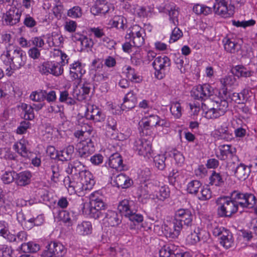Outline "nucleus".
Segmentation results:
<instances>
[{
	"label": "nucleus",
	"instance_id": "obj_13",
	"mask_svg": "<svg viewBox=\"0 0 257 257\" xmlns=\"http://www.w3.org/2000/svg\"><path fill=\"white\" fill-rule=\"evenodd\" d=\"M122 216L116 212L108 210L105 212L103 217V222L104 224L108 226H116L121 222Z\"/></svg>",
	"mask_w": 257,
	"mask_h": 257
},
{
	"label": "nucleus",
	"instance_id": "obj_58",
	"mask_svg": "<svg viewBox=\"0 0 257 257\" xmlns=\"http://www.w3.org/2000/svg\"><path fill=\"white\" fill-rule=\"evenodd\" d=\"M2 257H13V250L11 246L6 244L2 245L0 248Z\"/></svg>",
	"mask_w": 257,
	"mask_h": 257
},
{
	"label": "nucleus",
	"instance_id": "obj_43",
	"mask_svg": "<svg viewBox=\"0 0 257 257\" xmlns=\"http://www.w3.org/2000/svg\"><path fill=\"white\" fill-rule=\"evenodd\" d=\"M126 20L120 16H116L110 21L109 24L117 29H123Z\"/></svg>",
	"mask_w": 257,
	"mask_h": 257
},
{
	"label": "nucleus",
	"instance_id": "obj_52",
	"mask_svg": "<svg viewBox=\"0 0 257 257\" xmlns=\"http://www.w3.org/2000/svg\"><path fill=\"white\" fill-rule=\"evenodd\" d=\"M90 206L105 211L106 205L101 198H92L90 201Z\"/></svg>",
	"mask_w": 257,
	"mask_h": 257
},
{
	"label": "nucleus",
	"instance_id": "obj_50",
	"mask_svg": "<svg viewBox=\"0 0 257 257\" xmlns=\"http://www.w3.org/2000/svg\"><path fill=\"white\" fill-rule=\"evenodd\" d=\"M14 148L22 156L24 157L28 156V150L24 143L20 142L19 143L15 144Z\"/></svg>",
	"mask_w": 257,
	"mask_h": 257
},
{
	"label": "nucleus",
	"instance_id": "obj_29",
	"mask_svg": "<svg viewBox=\"0 0 257 257\" xmlns=\"http://www.w3.org/2000/svg\"><path fill=\"white\" fill-rule=\"evenodd\" d=\"M227 5L226 1H216L213 5L215 13L222 17L226 18Z\"/></svg>",
	"mask_w": 257,
	"mask_h": 257
},
{
	"label": "nucleus",
	"instance_id": "obj_42",
	"mask_svg": "<svg viewBox=\"0 0 257 257\" xmlns=\"http://www.w3.org/2000/svg\"><path fill=\"white\" fill-rule=\"evenodd\" d=\"M21 108L25 112L24 117L25 119L32 120L34 118V110L32 105L23 103Z\"/></svg>",
	"mask_w": 257,
	"mask_h": 257
},
{
	"label": "nucleus",
	"instance_id": "obj_46",
	"mask_svg": "<svg viewBox=\"0 0 257 257\" xmlns=\"http://www.w3.org/2000/svg\"><path fill=\"white\" fill-rule=\"evenodd\" d=\"M184 59L186 58L182 56H176L174 59L175 63L181 73H184L186 70L187 65L184 64Z\"/></svg>",
	"mask_w": 257,
	"mask_h": 257
},
{
	"label": "nucleus",
	"instance_id": "obj_37",
	"mask_svg": "<svg viewBox=\"0 0 257 257\" xmlns=\"http://www.w3.org/2000/svg\"><path fill=\"white\" fill-rule=\"evenodd\" d=\"M97 3L91 8V12L94 15L98 14H105L108 11L107 7L101 1H97Z\"/></svg>",
	"mask_w": 257,
	"mask_h": 257
},
{
	"label": "nucleus",
	"instance_id": "obj_53",
	"mask_svg": "<svg viewBox=\"0 0 257 257\" xmlns=\"http://www.w3.org/2000/svg\"><path fill=\"white\" fill-rule=\"evenodd\" d=\"M16 173L14 171L6 172L2 177V180L5 184H10L13 182L16 178Z\"/></svg>",
	"mask_w": 257,
	"mask_h": 257
},
{
	"label": "nucleus",
	"instance_id": "obj_21",
	"mask_svg": "<svg viewBox=\"0 0 257 257\" xmlns=\"http://www.w3.org/2000/svg\"><path fill=\"white\" fill-rule=\"evenodd\" d=\"M219 150L220 151V154L218 155V157L221 160H226L229 155L233 157V156H234V154L236 152L235 148L228 145L220 146Z\"/></svg>",
	"mask_w": 257,
	"mask_h": 257
},
{
	"label": "nucleus",
	"instance_id": "obj_1",
	"mask_svg": "<svg viewBox=\"0 0 257 257\" xmlns=\"http://www.w3.org/2000/svg\"><path fill=\"white\" fill-rule=\"evenodd\" d=\"M192 220L193 215L190 210L180 209L177 210L171 223V227L173 229L172 237L178 236L184 226H191Z\"/></svg>",
	"mask_w": 257,
	"mask_h": 257
},
{
	"label": "nucleus",
	"instance_id": "obj_39",
	"mask_svg": "<svg viewBox=\"0 0 257 257\" xmlns=\"http://www.w3.org/2000/svg\"><path fill=\"white\" fill-rule=\"evenodd\" d=\"M21 249L25 252H35L40 249V246L33 242L23 243L21 244Z\"/></svg>",
	"mask_w": 257,
	"mask_h": 257
},
{
	"label": "nucleus",
	"instance_id": "obj_3",
	"mask_svg": "<svg viewBox=\"0 0 257 257\" xmlns=\"http://www.w3.org/2000/svg\"><path fill=\"white\" fill-rule=\"evenodd\" d=\"M217 214L221 217H230L238 211V207L231 197L222 196L215 201Z\"/></svg>",
	"mask_w": 257,
	"mask_h": 257
},
{
	"label": "nucleus",
	"instance_id": "obj_63",
	"mask_svg": "<svg viewBox=\"0 0 257 257\" xmlns=\"http://www.w3.org/2000/svg\"><path fill=\"white\" fill-rule=\"evenodd\" d=\"M67 15L74 18L80 17L82 15L80 8L78 6L74 7L68 11Z\"/></svg>",
	"mask_w": 257,
	"mask_h": 257
},
{
	"label": "nucleus",
	"instance_id": "obj_32",
	"mask_svg": "<svg viewBox=\"0 0 257 257\" xmlns=\"http://www.w3.org/2000/svg\"><path fill=\"white\" fill-rule=\"evenodd\" d=\"M92 226L89 221H83L80 224H78L76 228V232L82 235H88L91 232Z\"/></svg>",
	"mask_w": 257,
	"mask_h": 257
},
{
	"label": "nucleus",
	"instance_id": "obj_34",
	"mask_svg": "<svg viewBox=\"0 0 257 257\" xmlns=\"http://www.w3.org/2000/svg\"><path fill=\"white\" fill-rule=\"evenodd\" d=\"M220 239V244L226 248L230 247L233 244L232 236L229 230L224 231Z\"/></svg>",
	"mask_w": 257,
	"mask_h": 257
},
{
	"label": "nucleus",
	"instance_id": "obj_45",
	"mask_svg": "<svg viewBox=\"0 0 257 257\" xmlns=\"http://www.w3.org/2000/svg\"><path fill=\"white\" fill-rule=\"evenodd\" d=\"M126 76L128 79L133 82L139 83L142 81L141 77L138 75L136 73L135 69L131 67L128 66L127 68Z\"/></svg>",
	"mask_w": 257,
	"mask_h": 257
},
{
	"label": "nucleus",
	"instance_id": "obj_56",
	"mask_svg": "<svg viewBox=\"0 0 257 257\" xmlns=\"http://www.w3.org/2000/svg\"><path fill=\"white\" fill-rule=\"evenodd\" d=\"M201 189L200 196H198V198L200 200L205 201L209 200L211 197V191L210 189L206 187H203Z\"/></svg>",
	"mask_w": 257,
	"mask_h": 257
},
{
	"label": "nucleus",
	"instance_id": "obj_51",
	"mask_svg": "<svg viewBox=\"0 0 257 257\" xmlns=\"http://www.w3.org/2000/svg\"><path fill=\"white\" fill-rule=\"evenodd\" d=\"M220 116L221 115L213 105L212 107L208 108L205 113V116L208 119H214Z\"/></svg>",
	"mask_w": 257,
	"mask_h": 257
},
{
	"label": "nucleus",
	"instance_id": "obj_9",
	"mask_svg": "<svg viewBox=\"0 0 257 257\" xmlns=\"http://www.w3.org/2000/svg\"><path fill=\"white\" fill-rule=\"evenodd\" d=\"M160 257H187L189 253L180 252L178 247L173 244H166L161 248L159 251Z\"/></svg>",
	"mask_w": 257,
	"mask_h": 257
},
{
	"label": "nucleus",
	"instance_id": "obj_55",
	"mask_svg": "<svg viewBox=\"0 0 257 257\" xmlns=\"http://www.w3.org/2000/svg\"><path fill=\"white\" fill-rule=\"evenodd\" d=\"M233 74L231 75L225 76L224 78L220 79L221 84L224 87L232 85L235 82L236 79Z\"/></svg>",
	"mask_w": 257,
	"mask_h": 257
},
{
	"label": "nucleus",
	"instance_id": "obj_23",
	"mask_svg": "<svg viewBox=\"0 0 257 257\" xmlns=\"http://www.w3.org/2000/svg\"><path fill=\"white\" fill-rule=\"evenodd\" d=\"M223 43L225 51L230 53H235L241 48L239 44L227 37L223 39Z\"/></svg>",
	"mask_w": 257,
	"mask_h": 257
},
{
	"label": "nucleus",
	"instance_id": "obj_15",
	"mask_svg": "<svg viewBox=\"0 0 257 257\" xmlns=\"http://www.w3.org/2000/svg\"><path fill=\"white\" fill-rule=\"evenodd\" d=\"M84 65L80 62L76 61L70 65V76L72 80L80 79L85 73Z\"/></svg>",
	"mask_w": 257,
	"mask_h": 257
},
{
	"label": "nucleus",
	"instance_id": "obj_60",
	"mask_svg": "<svg viewBox=\"0 0 257 257\" xmlns=\"http://www.w3.org/2000/svg\"><path fill=\"white\" fill-rule=\"evenodd\" d=\"M143 30L138 25L134 26L132 30L128 34L129 38L143 37L142 35Z\"/></svg>",
	"mask_w": 257,
	"mask_h": 257
},
{
	"label": "nucleus",
	"instance_id": "obj_26",
	"mask_svg": "<svg viewBox=\"0 0 257 257\" xmlns=\"http://www.w3.org/2000/svg\"><path fill=\"white\" fill-rule=\"evenodd\" d=\"M31 177V174L29 171H24L16 174V183L19 186H25L30 182Z\"/></svg>",
	"mask_w": 257,
	"mask_h": 257
},
{
	"label": "nucleus",
	"instance_id": "obj_33",
	"mask_svg": "<svg viewBox=\"0 0 257 257\" xmlns=\"http://www.w3.org/2000/svg\"><path fill=\"white\" fill-rule=\"evenodd\" d=\"M247 91L244 89L240 93H233L229 95L231 100L238 104H244L247 100Z\"/></svg>",
	"mask_w": 257,
	"mask_h": 257
},
{
	"label": "nucleus",
	"instance_id": "obj_61",
	"mask_svg": "<svg viewBox=\"0 0 257 257\" xmlns=\"http://www.w3.org/2000/svg\"><path fill=\"white\" fill-rule=\"evenodd\" d=\"M50 61H47L42 63L39 66V71L42 75L47 76L50 74Z\"/></svg>",
	"mask_w": 257,
	"mask_h": 257
},
{
	"label": "nucleus",
	"instance_id": "obj_24",
	"mask_svg": "<svg viewBox=\"0 0 257 257\" xmlns=\"http://www.w3.org/2000/svg\"><path fill=\"white\" fill-rule=\"evenodd\" d=\"M82 182L80 183L81 185H85V189H91L95 184V181L93 178V175L88 171L84 170L82 172L80 175Z\"/></svg>",
	"mask_w": 257,
	"mask_h": 257
},
{
	"label": "nucleus",
	"instance_id": "obj_28",
	"mask_svg": "<svg viewBox=\"0 0 257 257\" xmlns=\"http://www.w3.org/2000/svg\"><path fill=\"white\" fill-rule=\"evenodd\" d=\"M213 104L221 115H223L228 110V103L225 99L218 97L216 100H213Z\"/></svg>",
	"mask_w": 257,
	"mask_h": 257
},
{
	"label": "nucleus",
	"instance_id": "obj_18",
	"mask_svg": "<svg viewBox=\"0 0 257 257\" xmlns=\"http://www.w3.org/2000/svg\"><path fill=\"white\" fill-rule=\"evenodd\" d=\"M91 85L89 83L83 84L79 87L76 86L73 90V96L79 101L85 99L91 89Z\"/></svg>",
	"mask_w": 257,
	"mask_h": 257
},
{
	"label": "nucleus",
	"instance_id": "obj_41",
	"mask_svg": "<svg viewBox=\"0 0 257 257\" xmlns=\"http://www.w3.org/2000/svg\"><path fill=\"white\" fill-rule=\"evenodd\" d=\"M201 187L202 184L199 181L193 180L188 184L187 191L190 194H197Z\"/></svg>",
	"mask_w": 257,
	"mask_h": 257
},
{
	"label": "nucleus",
	"instance_id": "obj_17",
	"mask_svg": "<svg viewBox=\"0 0 257 257\" xmlns=\"http://www.w3.org/2000/svg\"><path fill=\"white\" fill-rule=\"evenodd\" d=\"M137 206L133 200L124 199L118 203L117 209L120 212L123 213L125 216L133 211H137Z\"/></svg>",
	"mask_w": 257,
	"mask_h": 257
},
{
	"label": "nucleus",
	"instance_id": "obj_16",
	"mask_svg": "<svg viewBox=\"0 0 257 257\" xmlns=\"http://www.w3.org/2000/svg\"><path fill=\"white\" fill-rule=\"evenodd\" d=\"M133 183V180L128 176L123 174H120L115 177L111 182L113 186L122 189L129 188Z\"/></svg>",
	"mask_w": 257,
	"mask_h": 257
},
{
	"label": "nucleus",
	"instance_id": "obj_59",
	"mask_svg": "<svg viewBox=\"0 0 257 257\" xmlns=\"http://www.w3.org/2000/svg\"><path fill=\"white\" fill-rule=\"evenodd\" d=\"M60 214L61 219L64 222L69 224L72 223L74 218L72 213L68 212L67 211H63Z\"/></svg>",
	"mask_w": 257,
	"mask_h": 257
},
{
	"label": "nucleus",
	"instance_id": "obj_35",
	"mask_svg": "<svg viewBox=\"0 0 257 257\" xmlns=\"http://www.w3.org/2000/svg\"><path fill=\"white\" fill-rule=\"evenodd\" d=\"M232 74L239 77H249L251 75V72L242 66H236L231 70Z\"/></svg>",
	"mask_w": 257,
	"mask_h": 257
},
{
	"label": "nucleus",
	"instance_id": "obj_47",
	"mask_svg": "<svg viewBox=\"0 0 257 257\" xmlns=\"http://www.w3.org/2000/svg\"><path fill=\"white\" fill-rule=\"evenodd\" d=\"M46 91L41 90L39 92L33 91L30 95V99L36 102H41L43 101L46 97Z\"/></svg>",
	"mask_w": 257,
	"mask_h": 257
},
{
	"label": "nucleus",
	"instance_id": "obj_22",
	"mask_svg": "<svg viewBox=\"0 0 257 257\" xmlns=\"http://www.w3.org/2000/svg\"><path fill=\"white\" fill-rule=\"evenodd\" d=\"M74 152V147L69 145L63 150L57 152L56 157L61 161H69L71 159Z\"/></svg>",
	"mask_w": 257,
	"mask_h": 257
},
{
	"label": "nucleus",
	"instance_id": "obj_7",
	"mask_svg": "<svg viewBox=\"0 0 257 257\" xmlns=\"http://www.w3.org/2000/svg\"><path fill=\"white\" fill-rule=\"evenodd\" d=\"M67 249L61 243L51 242L43 252L42 257H63L66 253Z\"/></svg>",
	"mask_w": 257,
	"mask_h": 257
},
{
	"label": "nucleus",
	"instance_id": "obj_48",
	"mask_svg": "<svg viewBox=\"0 0 257 257\" xmlns=\"http://www.w3.org/2000/svg\"><path fill=\"white\" fill-rule=\"evenodd\" d=\"M166 158L164 155H158L154 157V161L156 166L161 170H163L166 167L165 160Z\"/></svg>",
	"mask_w": 257,
	"mask_h": 257
},
{
	"label": "nucleus",
	"instance_id": "obj_62",
	"mask_svg": "<svg viewBox=\"0 0 257 257\" xmlns=\"http://www.w3.org/2000/svg\"><path fill=\"white\" fill-rule=\"evenodd\" d=\"M136 211H133L130 214H127L126 217L129 218V219L135 223H140L143 221V216L140 214L136 213Z\"/></svg>",
	"mask_w": 257,
	"mask_h": 257
},
{
	"label": "nucleus",
	"instance_id": "obj_10",
	"mask_svg": "<svg viewBox=\"0 0 257 257\" xmlns=\"http://www.w3.org/2000/svg\"><path fill=\"white\" fill-rule=\"evenodd\" d=\"M134 149L139 155L149 157L152 152L150 141L145 139H138L134 143Z\"/></svg>",
	"mask_w": 257,
	"mask_h": 257
},
{
	"label": "nucleus",
	"instance_id": "obj_11",
	"mask_svg": "<svg viewBox=\"0 0 257 257\" xmlns=\"http://www.w3.org/2000/svg\"><path fill=\"white\" fill-rule=\"evenodd\" d=\"M87 119L94 122H101L104 120L105 115L96 106L88 105L85 114Z\"/></svg>",
	"mask_w": 257,
	"mask_h": 257
},
{
	"label": "nucleus",
	"instance_id": "obj_40",
	"mask_svg": "<svg viewBox=\"0 0 257 257\" xmlns=\"http://www.w3.org/2000/svg\"><path fill=\"white\" fill-rule=\"evenodd\" d=\"M210 184L217 186H221L224 183L223 178L219 173L213 171L209 177Z\"/></svg>",
	"mask_w": 257,
	"mask_h": 257
},
{
	"label": "nucleus",
	"instance_id": "obj_27",
	"mask_svg": "<svg viewBox=\"0 0 257 257\" xmlns=\"http://www.w3.org/2000/svg\"><path fill=\"white\" fill-rule=\"evenodd\" d=\"M84 166L79 161H74L72 163L68 165V167L67 170V172L68 173L77 175L79 174L80 175L82 174V172H84L83 170Z\"/></svg>",
	"mask_w": 257,
	"mask_h": 257
},
{
	"label": "nucleus",
	"instance_id": "obj_8",
	"mask_svg": "<svg viewBox=\"0 0 257 257\" xmlns=\"http://www.w3.org/2000/svg\"><path fill=\"white\" fill-rule=\"evenodd\" d=\"M213 88L208 84H204L196 86L192 91V96L195 99L198 100H205L212 96Z\"/></svg>",
	"mask_w": 257,
	"mask_h": 257
},
{
	"label": "nucleus",
	"instance_id": "obj_64",
	"mask_svg": "<svg viewBox=\"0 0 257 257\" xmlns=\"http://www.w3.org/2000/svg\"><path fill=\"white\" fill-rule=\"evenodd\" d=\"M201 232H196L194 231L187 237V240L191 244H195L200 240Z\"/></svg>",
	"mask_w": 257,
	"mask_h": 257
},
{
	"label": "nucleus",
	"instance_id": "obj_2",
	"mask_svg": "<svg viewBox=\"0 0 257 257\" xmlns=\"http://www.w3.org/2000/svg\"><path fill=\"white\" fill-rule=\"evenodd\" d=\"M5 64H11V67L19 69L24 66L26 61V56L21 48L10 47L6 54L1 56Z\"/></svg>",
	"mask_w": 257,
	"mask_h": 257
},
{
	"label": "nucleus",
	"instance_id": "obj_49",
	"mask_svg": "<svg viewBox=\"0 0 257 257\" xmlns=\"http://www.w3.org/2000/svg\"><path fill=\"white\" fill-rule=\"evenodd\" d=\"M105 211L102 210H99V209L94 208L90 206L89 209L88 214L90 217L94 219H97L99 218H103L104 215Z\"/></svg>",
	"mask_w": 257,
	"mask_h": 257
},
{
	"label": "nucleus",
	"instance_id": "obj_19",
	"mask_svg": "<svg viewBox=\"0 0 257 257\" xmlns=\"http://www.w3.org/2000/svg\"><path fill=\"white\" fill-rule=\"evenodd\" d=\"M45 174L48 176H51L52 181L57 183L60 176L59 166L55 163H48L44 165Z\"/></svg>",
	"mask_w": 257,
	"mask_h": 257
},
{
	"label": "nucleus",
	"instance_id": "obj_4",
	"mask_svg": "<svg viewBox=\"0 0 257 257\" xmlns=\"http://www.w3.org/2000/svg\"><path fill=\"white\" fill-rule=\"evenodd\" d=\"M230 197L238 208V205L243 208H252L256 203V198L251 193H243L234 191L231 193Z\"/></svg>",
	"mask_w": 257,
	"mask_h": 257
},
{
	"label": "nucleus",
	"instance_id": "obj_38",
	"mask_svg": "<svg viewBox=\"0 0 257 257\" xmlns=\"http://www.w3.org/2000/svg\"><path fill=\"white\" fill-rule=\"evenodd\" d=\"M50 74L55 76H59L63 73V65L58 62L50 61Z\"/></svg>",
	"mask_w": 257,
	"mask_h": 257
},
{
	"label": "nucleus",
	"instance_id": "obj_57",
	"mask_svg": "<svg viewBox=\"0 0 257 257\" xmlns=\"http://www.w3.org/2000/svg\"><path fill=\"white\" fill-rule=\"evenodd\" d=\"M240 164V163H239L237 156H233L232 158V161L228 163L227 167L229 170L234 173Z\"/></svg>",
	"mask_w": 257,
	"mask_h": 257
},
{
	"label": "nucleus",
	"instance_id": "obj_14",
	"mask_svg": "<svg viewBox=\"0 0 257 257\" xmlns=\"http://www.w3.org/2000/svg\"><path fill=\"white\" fill-rule=\"evenodd\" d=\"M160 10L163 12H167L169 16L170 22L174 26H177L179 24L178 16L179 8L173 4H166L164 7H160Z\"/></svg>",
	"mask_w": 257,
	"mask_h": 257
},
{
	"label": "nucleus",
	"instance_id": "obj_6",
	"mask_svg": "<svg viewBox=\"0 0 257 257\" xmlns=\"http://www.w3.org/2000/svg\"><path fill=\"white\" fill-rule=\"evenodd\" d=\"M152 65L156 71V77L161 79L165 76L167 69L170 66L171 61L169 58L166 56H160L154 59Z\"/></svg>",
	"mask_w": 257,
	"mask_h": 257
},
{
	"label": "nucleus",
	"instance_id": "obj_31",
	"mask_svg": "<svg viewBox=\"0 0 257 257\" xmlns=\"http://www.w3.org/2000/svg\"><path fill=\"white\" fill-rule=\"evenodd\" d=\"M64 183L68 191L71 192V193L79 192L83 189L80 183H78L75 181H71L69 177L64 180Z\"/></svg>",
	"mask_w": 257,
	"mask_h": 257
},
{
	"label": "nucleus",
	"instance_id": "obj_54",
	"mask_svg": "<svg viewBox=\"0 0 257 257\" xmlns=\"http://www.w3.org/2000/svg\"><path fill=\"white\" fill-rule=\"evenodd\" d=\"M171 156H172L176 162V163L179 166H181L185 160L183 154L176 150H174L171 152Z\"/></svg>",
	"mask_w": 257,
	"mask_h": 257
},
{
	"label": "nucleus",
	"instance_id": "obj_12",
	"mask_svg": "<svg viewBox=\"0 0 257 257\" xmlns=\"http://www.w3.org/2000/svg\"><path fill=\"white\" fill-rule=\"evenodd\" d=\"M21 12L15 6H10L9 10L6 12L4 17L5 21L7 25L13 26L19 22Z\"/></svg>",
	"mask_w": 257,
	"mask_h": 257
},
{
	"label": "nucleus",
	"instance_id": "obj_44",
	"mask_svg": "<svg viewBox=\"0 0 257 257\" xmlns=\"http://www.w3.org/2000/svg\"><path fill=\"white\" fill-rule=\"evenodd\" d=\"M170 111L174 116L179 118L182 115V107L180 103L178 102H173L170 106Z\"/></svg>",
	"mask_w": 257,
	"mask_h": 257
},
{
	"label": "nucleus",
	"instance_id": "obj_5",
	"mask_svg": "<svg viewBox=\"0 0 257 257\" xmlns=\"http://www.w3.org/2000/svg\"><path fill=\"white\" fill-rule=\"evenodd\" d=\"M95 142L96 138L92 136L78 144L77 147L79 156L82 159H87L95 151Z\"/></svg>",
	"mask_w": 257,
	"mask_h": 257
},
{
	"label": "nucleus",
	"instance_id": "obj_30",
	"mask_svg": "<svg viewBox=\"0 0 257 257\" xmlns=\"http://www.w3.org/2000/svg\"><path fill=\"white\" fill-rule=\"evenodd\" d=\"M249 173V168L243 164L240 163L234 174L239 180H244L248 176Z\"/></svg>",
	"mask_w": 257,
	"mask_h": 257
},
{
	"label": "nucleus",
	"instance_id": "obj_25",
	"mask_svg": "<svg viewBox=\"0 0 257 257\" xmlns=\"http://www.w3.org/2000/svg\"><path fill=\"white\" fill-rule=\"evenodd\" d=\"M39 217L37 218H30L27 220L25 214L22 212H19L17 213V219L22 224H24L27 228H31L34 225H39L40 224L37 222V220Z\"/></svg>",
	"mask_w": 257,
	"mask_h": 257
},
{
	"label": "nucleus",
	"instance_id": "obj_36",
	"mask_svg": "<svg viewBox=\"0 0 257 257\" xmlns=\"http://www.w3.org/2000/svg\"><path fill=\"white\" fill-rule=\"evenodd\" d=\"M155 195L160 200L164 201L170 196V189L167 186H163L155 192Z\"/></svg>",
	"mask_w": 257,
	"mask_h": 257
},
{
	"label": "nucleus",
	"instance_id": "obj_20",
	"mask_svg": "<svg viewBox=\"0 0 257 257\" xmlns=\"http://www.w3.org/2000/svg\"><path fill=\"white\" fill-rule=\"evenodd\" d=\"M123 161L120 155L117 153L111 155L109 158V166L117 170H121L123 169Z\"/></svg>",
	"mask_w": 257,
	"mask_h": 257
}]
</instances>
